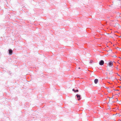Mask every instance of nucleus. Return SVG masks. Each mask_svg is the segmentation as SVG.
Segmentation results:
<instances>
[{"instance_id":"obj_1","label":"nucleus","mask_w":121,"mask_h":121,"mask_svg":"<svg viewBox=\"0 0 121 121\" xmlns=\"http://www.w3.org/2000/svg\"><path fill=\"white\" fill-rule=\"evenodd\" d=\"M113 65V63L111 61H110V62H109L108 64V65L107 66V67H111Z\"/></svg>"},{"instance_id":"obj_2","label":"nucleus","mask_w":121,"mask_h":121,"mask_svg":"<svg viewBox=\"0 0 121 121\" xmlns=\"http://www.w3.org/2000/svg\"><path fill=\"white\" fill-rule=\"evenodd\" d=\"M76 96L78 100H79L81 99V96L80 95H78V94H77L76 95Z\"/></svg>"},{"instance_id":"obj_3","label":"nucleus","mask_w":121,"mask_h":121,"mask_svg":"<svg viewBox=\"0 0 121 121\" xmlns=\"http://www.w3.org/2000/svg\"><path fill=\"white\" fill-rule=\"evenodd\" d=\"M104 63V62L103 60H101L100 61L99 63V64L100 65H103Z\"/></svg>"},{"instance_id":"obj_4","label":"nucleus","mask_w":121,"mask_h":121,"mask_svg":"<svg viewBox=\"0 0 121 121\" xmlns=\"http://www.w3.org/2000/svg\"><path fill=\"white\" fill-rule=\"evenodd\" d=\"M9 53L10 55H11L12 52V50L11 49H10L9 50Z\"/></svg>"},{"instance_id":"obj_5","label":"nucleus","mask_w":121,"mask_h":121,"mask_svg":"<svg viewBox=\"0 0 121 121\" xmlns=\"http://www.w3.org/2000/svg\"><path fill=\"white\" fill-rule=\"evenodd\" d=\"M98 80L97 79H95L94 80V82L95 84H97L98 82Z\"/></svg>"},{"instance_id":"obj_6","label":"nucleus","mask_w":121,"mask_h":121,"mask_svg":"<svg viewBox=\"0 0 121 121\" xmlns=\"http://www.w3.org/2000/svg\"><path fill=\"white\" fill-rule=\"evenodd\" d=\"M73 91H74L75 92H78V90H75L74 89H73Z\"/></svg>"},{"instance_id":"obj_7","label":"nucleus","mask_w":121,"mask_h":121,"mask_svg":"<svg viewBox=\"0 0 121 121\" xmlns=\"http://www.w3.org/2000/svg\"><path fill=\"white\" fill-rule=\"evenodd\" d=\"M112 71H111L110 72L109 74H112Z\"/></svg>"},{"instance_id":"obj_8","label":"nucleus","mask_w":121,"mask_h":121,"mask_svg":"<svg viewBox=\"0 0 121 121\" xmlns=\"http://www.w3.org/2000/svg\"><path fill=\"white\" fill-rule=\"evenodd\" d=\"M112 57H117V56H116V55H114V56H112Z\"/></svg>"},{"instance_id":"obj_9","label":"nucleus","mask_w":121,"mask_h":121,"mask_svg":"<svg viewBox=\"0 0 121 121\" xmlns=\"http://www.w3.org/2000/svg\"><path fill=\"white\" fill-rule=\"evenodd\" d=\"M109 91V90H108V92H111V91Z\"/></svg>"},{"instance_id":"obj_10","label":"nucleus","mask_w":121,"mask_h":121,"mask_svg":"<svg viewBox=\"0 0 121 121\" xmlns=\"http://www.w3.org/2000/svg\"><path fill=\"white\" fill-rule=\"evenodd\" d=\"M107 88L108 89H109V87H108Z\"/></svg>"},{"instance_id":"obj_11","label":"nucleus","mask_w":121,"mask_h":121,"mask_svg":"<svg viewBox=\"0 0 121 121\" xmlns=\"http://www.w3.org/2000/svg\"><path fill=\"white\" fill-rule=\"evenodd\" d=\"M120 50L121 51V48H120Z\"/></svg>"},{"instance_id":"obj_12","label":"nucleus","mask_w":121,"mask_h":121,"mask_svg":"<svg viewBox=\"0 0 121 121\" xmlns=\"http://www.w3.org/2000/svg\"><path fill=\"white\" fill-rule=\"evenodd\" d=\"M78 69H80V67H79V68H78Z\"/></svg>"},{"instance_id":"obj_13","label":"nucleus","mask_w":121,"mask_h":121,"mask_svg":"<svg viewBox=\"0 0 121 121\" xmlns=\"http://www.w3.org/2000/svg\"><path fill=\"white\" fill-rule=\"evenodd\" d=\"M92 62H93V61H91V63H92Z\"/></svg>"},{"instance_id":"obj_14","label":"nucleus","mask_w":121,"mask_h":121,"mask_svg":"<svg viewBox=\"0 0 121 121\" xmlns=\"http://www.w3.org/2000/svg\"><path fill=\"white\" fill-rule=\"evenodd\" d=\"M117 68V69H118V68Z\"/></svg>"},{"instance_id":"obj_15","label":"nucleus","mask_w":121,"mask_h":121,"mask_svg":"<svg viewBox=\"0 0 121 121\" xmlns=\"http://www.w3.org/2000/svg\"><path fill=\"white\" fill-rule=\"evenodd\" d=\"M117 24L118 25H119V24Z\"/></svg>"}]
</instances>
